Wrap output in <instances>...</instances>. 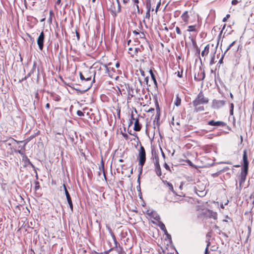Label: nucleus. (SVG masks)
Returning <instances> with one entry per match:
<instances>
[{"label": "nucleus", "instance_id": "f257e3e1", "mask_svg": "<svg viewBox=\"0 0 254 254\" xmlns=\"http://www.w3.org/2000/svg\"><path fill=\"white\" fill-rule=\"evenodd\" d=\"M209 99L204 96L202 91H200L194 100L192 101V105L194 107V112H199L204 111V108L202 104H207L209 103Z\"/></svg>", "mask_w": 254, "mask_h": 254}, {"label": "nucleus", "instance_id": "f03ea898", "mask_svg": "<svg viewBox=\"0 0 254 254\" xmlns=\"http://www.w3.org/2000/svg\"><path fill=\"white\" fill-rule=\"evenodd\" d=\"M131 40L127 41V46H128L127 49L128 54L132 58L136 59L138 61V59L142 57V53L144 51V48L142 45H141L139 47H137L136 44L132 45Z\"/></svg>", "mask_w": 254, "mask_h": 254}, {"label": "nucleus", "instance_id": "7ed1b4c3", "mask_svg": "<svg viewBox=\"0 0 254 254\" xmlns=\"http://www.w3.org/2000/svg\"><path fill=\"white\" fill-rule=\"evenodd\" d=\"M243 161L244 165L240 173V178L239 181L240 185L243 184L245 182L249 171V161L247 156V151L246 149L243 151Z\"/></svg>", "mask_w": 254, "mask_h": 254}, {"label": "nucleus", "instance_id": "20e7f679", "mask_svg": "<svg viewBox=\"0 0 254 254\" xmlns=\"http://www.w3.org/2000/svg\"><path fill=\"white\" fill-rule=\"evenodd\" d=\"M95 71H91L90 70H86L84 71L83 72H79L80 78L82 81H90V84L88 85L87 90L89 89L91 87L93 82H95Z\"/></svg>", "mask_w": 254, "mask_h": 254}, {"label": "nucleus", "instance_id": "39448f33", "mask_svg": "<svg viewBox=\"0 0 254 254\" xmlns=\"http://www.w3.org/2000/svg\"><path fill=\"white\" fill-rule=\"evenodd\" d=\"M116 4L112 0H109L107 2V8L114 17H117V14L121 11V5L120 0H116Z\"/></svg>", "mask_w": 254, "mask_h": 254}, {"label": "nucleus", "instance_id": "423d86ee", "mask_svg": "<svg viewBox=\"0 0 254 254\" xmlns=\"http://www.w3.org/2000/svg\"><path fill=\"white\" fill-rule=\"evenodd\" d=\"M132 33L134 35V41L137 43V45H139L141 41L144 42V44L146 45H149L148 42L146 40L145 35L143 32L137 30H133Z\"/></svg>", "mask_w": 254, "mask_h": 254}, {"label": "nucleus", "instance_id": "0eeeda50", "mask_svg": "<svg viewBox=\"0 0 254 254\" xmlns=\"http://www.w3.org/2000/svg\"><path fill=\"white\" fill-rule=\"evenodd\" d=\"M138 160L139 169L140 172L142 171L143 166L146 162V152L144 147L140 145V148L138 150V154L137 155Z\"/></svg>", "mask_w": 254, "mask_h": 254}, {"label": "nucleus", "instance_id": "6e6552de", "mask_svg": "<svg viewBox=\"0 0 254 254\" xmlns=\"http://www.w3.org/2000/svg\"><path fill=\"white\" fill-rule=\"evenodd\" d=\"M195 190L197 194L200 197L204 196L206 193L205 186L200 182H198L196 184L195 187Z\"/></svg>", "mask_w": 254, "mask_h": 254}, {"label": "nucleus", "instance_id": "1a4fd4ad", "mask_svg": "<svg viewBox=\"0 0 254 254\" xmlns=\"http://www.w3.org/2000/svg\"><path fill=\"white\" fill-rule=\"evenodd\" d=\"M110 234L112 236V238L113 241L114 242V244H115V247L112 249L116 248V251L118 252L119 254H127L126 253V252L124 251L123 248L122 247H121L120 246V245H119V247H118V245L119 244L116 239V236H115L114 233L111 230L110 231Z\"/></svg>", "mask_w": 254, "mask_h": 254}, {"label": "nucleus", "instance_id": "9d476101", "mask_svg": "<svg viewBox=\"0 0 254 254\" xmlns=\"http://www.w3.org/2000/svg\"><path fill=\"white\" fill-rule=\"evenodd\" d=\"M146 214L150 219H153L151 220V222L154 224L156 223L154 221L157 222L160 220L159 215L157 213L156 211L154 210H147L146 212Z\"/></svg>", "mask_w": 254, "mask_h": 254}, {"label": "nucleus", "instance_id": "9b49d317", "mask_svg": "<svg viewBox=\"0 0 254 254\" xmlns=\"http://www.w3.org/2000/svg\"><path fill=\"white\" fill-rule=\"evenodd\" d=\"M154 166L155 168V171L156 174L158 176L160 177L162 175V172L161 167L159 163V157L158 155L154 156Z\"/></svg>", "mask_w": 254, "mask_h": 254}, {"label": "nucleus", "instance_id": "f8f14e48", "mask_svg": "<svg viewBox=\"0 0 254 254\" xmlns=\"http://www.w3.org/2000/svg\"><path fill=\"white\" fill-rule=\"evenodd\" d=\"M45 39V34L43 31H42L37 39V44L40 50H42L44 47V41Z\"/></svg>", "mask_w": 254, "mask_h": 254}, {"label": "nucleus", "instance_id": "ddd939ff", "mask_svg": "<svg viewBox=\"0 0 254 254\" xmlns=\"http://www.w3.org/2000/svg\"><path fill=\"white\" fill-rule=\"evenodd\" d=\"M225 104V102L223 100H218L214 99L212 102V107L214 109H219L223 107Z\"/></svg>", "mask_w": 254, "mask_h": 254}, {"label": "nucleus", "instance_id": "4468645a", "mask_svg": "<svg viewBox=\"0 0 254 254\" xmlns=\"http://www.w3.org/2000/svg\"><path fill=\"white\" fill-rule=\"evenodd\" d=\"M63 187L64 188L65 194L66 198H67V202L69 205L71 210L72 211H73V204H72V202L71 198L70 196V194H69V193L66 188L65 185L64 184H63Z\"/></svg>", "mask_w": 254, "mask_h": 254}, {"label": "nucleus", "instance_id": "2eb2a0df", "mask_svg": "<svg viewBox=\"0 0 254 254\" xmlns=\"http://www.w3.org/2000/svg\"><path fill=\"white\" fill-rule=\"evenodd\" d=\"M190 14L188 11H185L184 12L181 16V18L182 20V22H184V25L188 24L190 23Z\"/></svg>", "mask_w": 254, "mask_h": 254}, {"label": "nucleus", "instance_id": "dca6fc26", "mask_svg": "<svg viewBox=\"0 0 254 254\" xmlns=\"http://www.w3.org/2000/svg\"><path fill=\"white\" fill-rule=\"evenodd\" d=\"M156 114L155 115L154 120L153 121L154 123L156 122V125L159 126L160 125L159 121L161 116V111L160 109L159 106V104L157 102L156 103Z\"/></svg>", "mask_w": 254, "mask_h": 254}, {"label": "nucleus", "instance_id": "f3484780", "mask_svg": "<svg viewBox=\"0 0 254 254\" xmlns=\"http://www.w3.org/2000/svg\"><path fill=\"white\" fill-rule=\"evenodd\" d=\"M200 26L201 25L199 24L190 25L188 27L187 31L197 33L200 30Z\"/></svg>", "mask_w": 254, "mask_h": 254}, {"label": "nucleus", "instance_id": "a211bd4d", "mask_svg": "<svg viewBox=\"0 0 254 254\" xmlns=\"http://www.w3.org/2000/svg\"><path fill=\"white\" fill-rule=\"evenodd\" d=\"M140 116L139 115L137 118H135V120L134 121H133V129L134 130L136 131H140L141 128H142V125L139 123V117Z\"/></svg>", "mask_w": 254, "mask_h": 254}, {"label": "nucleus", "instance_id": "6ab92c4d", "mask_svg": "<svg viewBox=\"0 0 254 254\" xmlns=\"http://www.w3.org/2000/svg\"><path fill=\"white\" fill-rule=\"evenodd\" d=\"M204 215H206L209 218H212L215 220L217 219V213L212 210L207 209L205 212L203 213Z\"/></svg>", "mask_w": 254, "mask_h": 254}, {"label": "nucleus", "instance_id": "aec40b11", "mask_svg": "<svg viewBox=\"0 0 254 254\" xmlns=\"http://www.w3.org/2000/svg\"><path fill=\"white\" fill-rule=\"evenodd\" d=\"M208 125L213 126L224 127L226 126V124L222 121H215L214 120H211L208 122Z\"/></svg>", "mask_w": 254, "mask_h": 254}, {"label": "nucleus", "instance_id": "412c9836", "mask_svg": "<svg viewBox=\"0 0 254 254\" xmlns=\"http://www.w3.org/2000/svg\"><path fill=\"white\" fill-rule=\"evenodd\" d=\"M127 102L129 103L131 102V98L134 96V92L133 90L130 88L129 86L127 87Z\"/></svg>", "mask_w": 254, "mask_h": 254}, {"label": "nucleus", "instance_id": "4be33fe9", "mask_svg": "<svg viewBox=\"0 0 254 254\" xmlns=\"http://www.w3.org/2000/svg\"><path fill=\"white\" fill-rule=\"evenodd\" d=\"M205 77V74L204 71H200V72H198L197 75H194V79L197 81H201L204 79Z\"/></svg>", "mask_w": 254, "mask_h": 254}, {"label": "nucleus", "instance_id": "5701e85b", "mask_svg": "<svg viewBox=\"0 0 254 254\" xmlns=\"http://www.w3.org/2000/svg\"><path fill=\"white\" fill-rule=\"evenodd\" d=\"M146 6H147V11H146V12L145 13V18L146 19H149L150 17V10H151V4H150V2L147 3Z\"/></svg>", "mask_w": 254, "mask_h": 254}, {"label": "nucleus", "instance_id": "b1692460", "mask_svg": "<svg viewBox=\"0 0 254 254\" xmlns=\"http://www.w3.org/2000/svg\"><path fill=\"white\" fill-rule=\"evenodd\" d=\"M157 225L160 227V228L164 232L165 234L167 233V230L166 228L165 225L164 224L161 222L160 220L157 222Z\"/></svg>", "mask_w": 254, "mask_h": 254}, {"label": "nucleus", "instance_id": "393cba45", "mask_svg": "<svg viewBox=\"0 0 254 254\" xmlns=\"http://www.w3.org/2000/svg\"><path fill=\"white\" fill-rule=\"evenodd\" d=\"M209 48H210L209 44H207L204 47V50L201 52L202 57H205L208 54V53L209 52Z\"/></svg>", "mask_w": 254, "mask_h": 254}, {"label": "nucleus", "instance_id": "a878e982", "mask_svg": "<svg viewBox=\"0 0 254 254\" xmlns=\"http://www.w3.org/2000/svg\"><path fill=\"white\" fill-rule=\"evenodd\" d=\"M165 184L168 188L169 190H170L171 191H172L174 194H176V192L174 190L173 185L171 183L166 181V182L165 183Z\"/></svg>", "mask_w": 254, "mask_h": 254}, {"label": "nucleus", "instance_id": "bb28decb", "mask_svg": "<svg viewBox=\"0 0 254 254\" xmlns=\"http://www.w3.org/2000/svg\"><path fill=\"white\" fill-rule=\"evenodd\" d=\"M149 73L150 74L151 79L153 81V82H154L155 86L157 87V80L156 79L155 76L151 69H150L149 70Z\"/></svg>", "mask_w": 254, "mask_h": 254}, {"label": "nucleus", "instance_id": "cd10ccee", "mask_svg": "<svg viewBox=\"0 0 254 254\" xmlns=\"http://www.w3.org/2000/svg\"><path fill=\"white\" fill-rule=\"evenodd\" d=\"M62 0H57L55 4L54 8L56 10H58V7H60L62 5Z\"/></svg>", "mask_w": 254, "mask_h": 254}, {"label": "nucleus", "instance_id": "c85d7f7f", "mask_svg": "<svg viewBox=\"0 0 254 254\" xmlns=\"http://www.w3.org/2000/svg\"><path fill=\"white\" fill-rule=\"evenodd\" d=\"M174 104L177 107L179 106L181 104V99L178 95L176 96V98Z\"/></svg>", "mask_w": 254, "mask_h": 254}, {"label": "nucleus", "instance_id": "c756f323", "mask_svg": "<svg viewBox=\"0 0 254 254\" xmlns=\"http://www.w3.org/2000/svg\"><path fill=\"white\" fill-rule=\"evenodd\" d=\"M104 66L106 68V69L108 70L109 72V76L113 79H117L119 76L118 75H115L114 74H111V71L109 70V68L107 67V66L106 65H104Z\"/></svg>", "mask_w": 254, "mask_h": 254}, {"label": "nucleus", "instance_id": "7c9ffc66", "mask_svg": "<svg viewBox=\"0 0 254 254\" xmlns=\"http://www.w3.org/2000/svg\"><path fill=\"white\" fill-rule=\"evenodd\" d=\"M201 148L206 153L209 152L211 149V146L206 145L201 147Z\"/></svg>", "mask_w": 254, "mask_h": 254}, {"label": "nucleus", "instance_id": "2f4dec72", "mask_svg": "<svg viewBox=\"0 0 254 254\" xmlns=\"http://www.w3.org/2000/svg\"><path fill=\"white\" fill-rule=\"evenodd\" d=\"M135 120V118L134 117V115H133V112H132L131 115H130V119L129 123L128 124V126H131L133 124V121H134Z\"/></svg>", "mask_w": 254, "mask_h": 254}, {"label": "nucleus", "instance_id": "473e14b6", "mask_svg": "<svg viewBox=\"0 0 254 254\" xmlns=\"http://www.w3.org/2000/svg\"><path fill=\"white\" fill-rule=\"evenodd\" d=\"M50 16L48 18V21L49 23H52V17L54 16V12L52 10H51L49 12Z\"/></svg>", "mask_w": 254, "mask_h": 254}, {"label": "nucleus", "instance_id": "72a5a7b5", "mask_svg": "<svg viewBox=\"0 0 254 254\" xmlns=\"http://www.w3.org/2000/svg\"><path fill=\"white\" fill-rule=\"evenodd\" d=\"M234 105L233 103L230 104V115L231 116H233L234 114Z\"/></svg>", "mask_w": 254, "mask_h": 254}, {"label": "nucleus", "instance_id": "f704fd0d", "mask_svg": "<svg viewBox=\"0 0 254 254\" xmlns=\"http://www.w3.org/2000/svg\"><path fill=\"white\" fill-rule=\"evenodd\" d=\"M116 111L117 112L118 117L120 119L121 116V108L119 106H117Z\"/></svg>", "mask_w": 254, "mask_h": 254}, {"label": "nucleus", "instance_id": "c9c22d12", "mask_svg": "<svg viewBox=\"0 0 254 254\" xmlns=\"http://www.w3.org/2000/svg\"><path fill=\"white\" fill-rule=\"evenodd\" d=\"M183 70L182 69H181V70L180 71H178L177 72H176L175 73H177V76L179 77H183Z\"/></svg>", "mask_w": 254, "mask_h": 254}, {"label": "nucleus", "instance_id": "e433bc0d", "mask_svg": "<svg viewBox=\"0 0 254 254\" xmlns=\"http://www.w3.org/2000/svg\"><path fill=\"white\" fill-rule=\"evenodd\" d=\"M145 111L148 113H151L152 114V115H153L154 111H155V109L153 108H150L148 110H146Z\"/></svg>", "mask_w": 254, "mask_h": 254}, {"label": "nucleus", "instance_id": "4c0bfd02", "mask_svg": "<svg viewBox=\"0 0 254 254\" xmlns=\"http://www.w3.org/2000/svg\"><path fill=\"white\" fill-rule=\"evenodd\" d=\"M235 41H233L232 43H231L229 46L228 47H227V48L226 49V51H225V53L226 52H227L228 50H229L230 49V48L234 45V44H235Z\"/></svg>", "mask_w": 254, "mask_h": 254}, {"label": "nucleus", "instance_id": "58836bf2", "mask_svg": "<svg viewBox=\"0 0 254 254\" xmlns=\"http://www.w3.org/2000/svg\"><path fill=\"white\" fill-rule=\"evenodd\" d=\"M176 31L177 32V33L178 34V35H181L182 34V32L181 31V29H180V28L178 26H177L176 27Z\"/></svg>", "mask_w": 254, "mask_h": 254}, {"label": "nucleus", "instance_id": "ea45409f", "mask_svg": "<svg viewBox=\"0 0 254 254\" xmlns=\"http://www.w3.org/2000/svg\"><path fill=\"white\" fill-rule=\"evenodd\" d=\"M230 17V15L229 14H227L225 17L223 18L222 21L226 22Z\"/></svg>", "mask_w": 254, "mask_h": 254}, {"label": "nucleus", "instance_id": "a19ab883", "mask_svg": "<svg viewBox=\"0 0 254 254\" xmlns=\"http://www.w3.org/2000/svg\"><path fill=\"white\" fill-rule=\"evenodd\" d=\"M145 126H146L145 127H146L145 130H146V132H147L150 129V125L149 123H146Z\"/></svg>", "mask_w": 254, "mask_h": 254}, {"label": "nucleus", "instance_id": "79ce46f5", "mask_svg": "<svg viewBox=\"0 0 254 254\" xmlns=\"http://www.w3.org/2000/svg\"><path fill=\"white\" fill-rule=\"evenodd\" d=\"M40 188V185H39V183L37 181L35 182V190H39Z\"/></svg>", "mask_w": 254, "mask_h": 254}, {"label": "nucleus", "instance_id": "37998d69", "mask_svg": "<svg viewBox=\"0 0 254 254\" xmlns=\"http://www.w3.org/2000/svg\"><path fill=\"white\" fill-rule=\"evenodd\" d=\"M53 99L55 101L58 102L61 100V97L58 95H56V96H54Z\"/></svg>", "mask_w": 254, "mask_h": 254}, {"label": "nucleus", "instance_id": "c03bdc74", "mask_svg": "<svg viewBox=\"0 0 254 254\" xmlns=\"http://www.w3.org/2000/svg\"><path fill=\"white\" fill-rule=\"evenodd\" d=\"M77 115L78 116L82 117V116H83L84 114V113L83 112H82L81 111L78 110L77 111Z\"/></svg>", "mask_w": 254, "mask_h": 254}, {"label": "nucleus", "instance_id": "a18cd8bd", "mask_svg": "<svg viewBox=\"0 0 254 254\" xmlns=\"http://www.w3.org/2000/svg\"><path fill=\"white\" fill-rule=\"evenodd\" d=\"M34 136L33 135H32V136H30V137H29L28 138H27L26 139L25 144H27L29 141H30L32 139H33L34 138Z\"/></svg>", "mask_w": 254, "mask_h": 254}, {"label": "nucleus", "instance_id": "49530a36", "mask_svg": "<svg viewBox=\"0 0 254 254\" xmlns=\"http://www.w3.org/2000/svg\"><path fill=\"white\" fill-rule=\"evenodd\" d=\"M122 135L124 137V138L126 140H128V135L127 134V133H122Z\"/></svg>", "mask_w": 254, "mask_h": 254}, {"label": "nucleus", "instance_id": "de8ad7c7", "mask_svg": "<svg viewBox=\"0 0 254 254\" xmlns=\"http://www.w3.org/2000/svg\"><path fill=\"white\" fill-rule=\"evenodd\" d=\"M160 4H161V2H160V1H159L158 2V3H157V5H156V9H155V12H156V13H157V11H158V9H159V7H160Z\"/></svg>", "mask_w": 254, "mask_h": 254}, {"label": "nucleus", "instance_id": "09e8293b", "mask_svg": "<svg viewBox=\"0 0 254 254\" xmlns=\"http://www.w3.org/2000/svg\"><path fill=\"white\" fill-rule=\"evenodd\" d=\"M144 81L145 82L146 84L147 85H148V81H149V77L148 76L145 77Z\"/></svg>", "mask_w": 254, "mask_h": 254}, {"label": "nucleus", "instance_id": "8fccbe9b", "mask_svg": "<svg viewBox=\"0 0 254 254\" xmlns=\"http://www.w3.org/2000/svg\"><path fill=\"white\" fill-rule=\"evenodd\" d=\"M76 36L77 40H79L80 39V34H79V33L77 31H76Z\"/></svg>", "mask_w": 254, "mask_h": 254}, {"label": "nucleus", "instance_id": "3c124183", "mask_svg": "<svg viewBox=\"0 0 254 254\" xmlns=\"http://www.w3.org/2000/svg\"><path fill=\"white\" fill-rule=\"evenodd\" d=\"M238 3V1L237 0H233L232 1V4L233 5H236Z\"/></svg>", "mask_w": 254, "mask_h": 254}, {"label": "nucleus", "instance_id": "603ef678", "mask_svg": "<svg viewBox=\"0 0 254 254\" xmlns=\"http://www.w3.org/2000/svg\"><path fill=\"white\" fill-rule=\"evenodd\" d=\"M28 164L32 166V167H34L33 164L31 163V162L30 161V160L28 158H27Z\"/></svg>", "mask_w": 254, "mask_h": 254}, {"label": "nucleus", "instance_id": "864d4df0", "mask_svg": "<svg viewBox=\"0 0 254 254\" xmlns=\"http://www.w3.org/2000/svg\"><path fill=\"white\" fill-rule=\"evenodd\" d=\"M164 167L167 169L170 170V167L169 166L166 164L165 163L164 164Z\"/></svg>", "mask_w": 254, "mask_h": 254}, {"label": "nucleus", "instance_id": "5fc2aeb1", "mask_svg": "<svg viewBox=\"0 0 254 254\" xmlns=\"http://www.w3.org/2000/svg\"><path fill=\"white\" fill-rule=\"evenodd\" d=\"M140 73H141V75L144 77H145V72L143 70H140Z\"/></svg>", "mask_w": 254, "mask_h": 254}, {"label": "nucleus", "instance_id": "6e6d98bb", "mask_svg": "<svg viewBox=\"0 0 254 254\" xmlns=\"http://www.w3.org/2000/svg\"><path fill=\"white\" fill-rule=\"evenodd\" d=\"M135 6H136V7L137 8V13H140V10H139V6H138V4H136Z\"/></svg>", "mask_w": 254, "mask_h": 254}, {"label": "nucleus", "instance_id": "4d7b16f0", "mask_svg": "<svg viewBox=\"0 0 254 254\" xmlns=\"http://www.w3.org/2000/svg\"><path fill=\"white\" fill-rule=\"evenodd\" d=\"M214 56H213V57L212 58L210 62V64L212 65L214 64Z\"/></svg>", "mask_w": 254, "mask_h": 254}, {"label": "nucleus", "instance_id": "13d9d810", "mask_svg": "<svg viewBox=\"0 0 254 254\" xmlns=\"http://www.w3.org/2000/svg\"><path fill=\"white\" fill-rule=\"evenodd\" d=\"M50 104L49 103H47L46 104V108L47 109H50Z\"/></svg>", "mask_w": 254, "mask_h": 254}, {"label": "nucleus", "instance_id": "bf43d9fd", "mask_svg": "<svg viewBox=\"0 0 254 254\" xmlns=\"http://www.w3.org/2000/svg\"><path fill=\"white\" fill-rule=\"evenodd\" d=\"M132 1L133 2V3H135L136 4H138L139 3L138 0H132Z\"/></svg>", "mask_w": 254, "mask_h": 254}, {"label": "nucleus", "instance_id": "052dcab7", "mask_svg": "<svg viewBox=\"0 0 254 254\" xmlns=\"http://www.w3.org/2000/svg\"><path fill=\"white\" fill-rule=\"evenodd\" d=\"M115 66L117 68H119L120 67V63L119 62H117L116 64H115Z\"/></svg>", "mask_w": 254, "mask_h": 254}, {"label": "nucleus", "instance_id": "680f3d73", "mask_svg": "<svg viewBox=\"0 0 254 254\" xmlns=\"http://www.w3.org/2000/svg\"><path fill=\"white\" fill-rule=\"evenodd\" d=\"M123 1L124 4H126L129 1V0H123Z\"/></svg>", "mask_w": 254, "mask_h": 254}, {"label": "nucleus", "instance_id": "e2e57ef3", "mask_svg": "<svg viewBox=\"0 0 254 254\" xmlns=\"http://www.w3.org/2000/svg\"><path fill=\"white\" fill-rule=\"evenodd\" d=\"M102 162H103V161H102ZM102 164H103V163H102ZM102 170L103 171L104 175L105 177L106 178V175H105V173L104 170V164H103V166H102Z\"/></svg>", "mask_w": 254, "mask_h": 254}, {"label": "nucleus", "instance_id": "0e129e2a", "mask_svg": "<svg viewBox=\"0 0 254 254\" xmlns=\"http://www.w3.org/2000/svg\"><path fill=\"white\" fill-rule=\"evenodd\" d=\"M222 32H223V30H222L220 31V34H219V36H218V37H219V39H220L221 36V35H222Z\"/></svg>", "mask_w": 254, "mask_h": 254}, {"label": "nucleus", "instance_id": "69168bd1", "mask_svg": "<svg viewBox=\"0 0 254 254\" xmlns=\"http://www.w3.org/2000/svg\"><path fill=\"white\" fill-rule=\"evenodd\" d=\"M27 77L25 76L24 78H22L21 81H24L27 79Z\"/></svg>", "mask_w": 254, "mask_h": 254}, {"label": "nucleus", "instance_id": "338daca9", "mask_svg": "<svg viewBox=\"0 0 254 254\" xmlns=\"http://www.w3.org/2000/svg\"><path fill=\"white\" fill-rule=\"evenodd\" d=\"M45 20V17H44L42 19L40 20V22H43Z\"/></svg>", "mask_w": 254, "mask_h": 254}, {"label": "nucleus", "instance_id": "774afa93", "mask_svg": "<svg viewBox=\"0 0 254 254\" xmlns=\"http://www.w3.org/2000/svg\"><path fill=\"white\" fill-rule=\"evenodd\" d=\"M118 89H119V92H120V94L122 95V91H121V90L119 88H118Z\"/></svg>", "mask_w": 254, "mask_h": 254}]
</instances>
